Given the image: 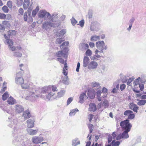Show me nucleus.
I'll return each instance as SVG.
<instances>
[{"mask_svg":"<svg viewBox=\"0 0 146 146\" xmlns=\"http://www.w3.org/2000/svg\"><path fill=\"white\" fill-rule=\"evenodd\" d=\"M84 20H82L79 21V23L78 24V25H80L81 27H84Z\"/></svg>","mask_w":146,"mask_h":146,"instance_id":"bf43d9fd","label":"nucleus"},{"mask_svg":"<svg viewBox=\"0 0 146 146\" xmlns=\"http://www.w3.org/2000/svg\"><path fill=\"white\" fill-rule=\"evenodd\" d=\"M29 17V15L28 14V15L27 12H25L23 16L24 21H27L28 22Z\"/></svg>","mask_w":146,"mask_h":146,"instance_id":"09e8293b","label":"nucleus"},{"mask_svg":"<svg viewBox=\"0 0 146 146\" xmlns=\"http://www.w3.org/2000/svg\"><path fill=\"white\" fill-rule=\"evenodd\" d=\"M65 76L64 78L62 80V82L63 83H64L65 84H68V76Z\"/></svg>","mask_w":146,"mask_h":146,"instance_id":"37998d69","label":"nucleus"},{"mask_svg":"<svg viewBox=\"0 0 146 146\" xmlns=\"http://www.w3.org/2000/svg\"><path fill=\"white\" fill-rule=\"evenodd\" d=\"M73 100V98L72 97L69 98H68L67 101V105H69Z\"/></svg>","mask_w":146,"mask_h":146,"instance_id":"e2e57ef3","label":"nucleus"},{"mask_svg":"<svg viewBox=\"0 0 146 146\" xmlns=\"http://www.w3.org/2000/svg\"><path fill=\"white\" fill-rule=\"evenodd\" d=\"M96 46L97 48L100 50V52H103L104 50H106L108 48V46L105 45L104 42L103 41H99L96 43Z\"/></svg>","mask_w":146,"mask_h":146,"instance_id":"0eeeda50","label":"nucleus"},{"mask_svg":"<svg viewBox=\"0 0 146 146\" xmlns=\"http://www.w3.org/2000/svg\"><path fill=\"white\" fill-rule=\"evenodd\" d=\"M44 140V137L40 135L38 136H33L31 139L32 142L33 143L36 144L40 143Z\"/></svg>","mask_w":146,"mask_h":146,"instance_id":"6e6552de","label":"nucleus"},{"mask_svg":"<svg viewBox=\"0 0 146 146\" xmlns=\"http://www.w3.org/2000/svg\"><path fill=\"white\" fill-rule=\"evenodd\" d=\"M134 78H135L133 77H132L131 78H129L128 79V82H127V85L129 86H131V82H132V81H133V80L134 79Z\"/></svg>","mask_w":146,"mask_h":146,"instance_id":"603ef678","label":"nucleus"},{"mask_svg":"<svg viewBox=\"0 0 146 146\" xmlns=\"http://www.w3.org/2000/svg\"><path fill=\"white\" fill-rule=\"evenodd\" d=\"M23 73V71L22 70L21 72H18L17 73L15 78V82L16 84L21 85L22 83H23L24 80L22 76Z\"/></svg>","mask_w":146,"mask_h":146,"instance_id":"423d86ee","label":"nucleus"},{"mask_svg":"<svg viewBox=\"0 0 146 146\" xmlns=\"http://www.w3.org/2000/svg\"><path fill=\"white\" fill-rule=\"evenodd\" d=\"M69 44V42L68 41H65L61 45H60V47L61 48H63V50H66V52H68V48L66 47V46H67Z\"/></svg>","mask_w":146,"mask_h":146,"instance_id":"412c9836","label":"nucleus"},{"mask_svg":"<svg viewBox=\"0 0 146 146\" xmlns=\"http://www.w3.org/2000/svg\"><path fill=\"white\" fill-rule=\"evenodd\" d=\"M100 26V24L97 22L93 21L91 23L90 29L91 31H97L99 29Z\"/></svg>","mask_w":146,"mask_h":146,"instance_id":"1a4fd4ad","label":"nucleus"},{"mask_svg":"<svg viewBox=\"0 0 146 146\" xmlns=\"http://www.w3.org/2000/svg\"><path fill=\"white\" fill-rule=\"evenodd\" d=\"M5 111H6L7 113L11 114L13 116V109H11L10 108L9 109H7H7Z\"/></svg>","mask_w":146,"mask_h":146,"instance_id":"c03bdc74","label":"nucleus"},{"mask_svg":"<svg viewBox=\"0 0 146 146\" xmlns=\"http://www.w3.org/2000/svg\"><path fill=\"white\" fill-rule=\"evenodd\" d=\"M65 93V91L61 90L58 93V97H61L63 96Z\"/></svg>","mask_w":146,"mask_h":146,"instance_id":"79ce46f5","label":"nucleus"},{"mask_svg":"<svg viewBox=\"0 0 146 146\" xmlns=\"http://www.w3.org/2000/svg\"><path fill=\"white\" fill-rule=\"evenodd\" d=\"M23 3V0H17L16 4L18 6H21Z\"/></svg>","mask_w":146,"mask_h":146,"instance_id":"de8ad7c7","label":"nucleus"},{"mask_svg":"<svg viewBox=\"0 0 146 146\" xmlns=\"http://www.w3.org/2000/svg\"><path fill=\"white\" fill-rule=\"evenodd\" d=\"M6 17V16L5 14L0 13V19H4Z\"/></svg>","mask_w":146,"mask_h":146,"instance_id":"052dcab7","label":"nucleus"},{"mask_svg":"<svg viewBox=\"0 0 146 146\" xmlns=\"http://www.w3.org/2000/svg\"><path fill=\"white\" fill-rule=\"evenodd\" d=\"M88 126L90 130V133H91L92 132L93 129V125L91 124H90L88 125Z\"/></svg>","mask_w":146,"mask_h":146,"instance_id":"8fccbe9b","label":"nucleus"},{"mask_svg":"<svg viewBox=\"0 0 146 146\" xmlns=\"http://www.w3.org/2000/svg\"><path fill=\"white\" fill-rule=\"evenodd\" d=\"M120 125L121 126L123 132L122 134H120L116 137L117 140H119L121 139H127L129 138V135L128 133L130 131L132 126L127 119L121 121L120 122Z\"/></svg>","mask_w":146,"mask_h":146,"instance_id":"20e7f679","label":"nucleus"},{"mask_svg":"<svg viewBox=\"0 0 146 146\" xmlns=\"http://www.w3.org/2000/svg\"><path fill=\"white\" fill-rule=\"evenodd\" d=\"M7 5L9 8H11L12 7V4L11 1H8L7 3Z\"/></svg>","mask_w":146,"mask_h":146,"instance_id":"0e129e2a","label":"nucleus"},{"mask_svg":"<svg viewBox=\"0 0 146 146\" xmlns=\"http://www.w3.org/2000/svg\"><path fill=\"white\" fill-rule=\"evenodd\" d=\"M23 5L24 9H27L29 7L30 4V0H24Z\"/></svg>","mask_w":146,"mask_h":146,"instance_id":"c756f323","label":"nucleus"},{"mask_svg":"<svg viewBox=\"0 0 146 146\" xmlns=\"http://www.w3.org/2000/svg\"><path fill=\"white\" fill-rule=\"evenodd\" d=\"M14 110L16 113H19L23 111L24 109L22 105L17 104L14 106Z\"/></svg>","mask_w":146,"mask_h":146,"instance_id":"9d476101","label":"nucleus"},{"mask_svg":"<svg viewBox=\"0 0 146 146\" xmlns=\"http://www.w3.org/2000/svg\"><path fill=\"white\" fill-rule=\"evenodd\" d=\"M98 65L97 63L95 61H92L90 62L88 65V68L89 69H95Z\"/></svg>","mask_w":146,"mask_h":146,"instance_id":"4468645a","label":"nucleus"},{"mask_svg":"<svg viewBox=\"0 0 146 146\" xmlns=\"http://www.w3.org/2000/svg\"><path fill=\"white\" fill-rule=\"evenodd\" d=\"M50 91V87L45 86L35 91V92H30L27 95L25 98L27 100L31 101H34L36 100L39 97L44 98L46 96V94L49 93Z\"/></svg>","mask_w":146,"mask_h":146,"instance_id":"f03ea898","label":"nucleus"},{"mask_svg":"<svg viewBox=\"0 0 146 146\" xmlns=\"http://www.w3.org/2000/svg\"><path fill=\"white\" fill-rule=\"evenodd\" d=\"M87 95L89 98L93 99L95 97L94 92L93 90H88V91Z\"/></svg>","mask_w":146,"mask_h":146,"instance_id":"a878e982","label":"nucleus"},{"mask_svg":"<svg viewBox=\"0 0 146 146\" xmlns=\"http://www.w3.org/2000/svg\"><path fill=\"white\" fill-rule=\"evenodd\" d=\"M31 83L29 82H24L21 85V88L24 89H29L30 87Z\"/></svg>","mask_w":146,"mask_h":146,"instance_id":"aec40b11","label":"nucleus"},{"mask_svg":"<svg viewBox=\"0 0 146 146\" xmlns=\"http://www.w3.org/2000/svg\"><path fill=\"white\" fill-rule=\"evenodd\" d=\"M2 9L5 13H7L9 11L7 7L6 6H3L2 8Z\"/></svg>","mask_w":146,"mask_h":146,"instance_id":"864d4df0","label":"nucleus"},{"mask_svg":"<svg viewBox=\"0 0 146 146\" xmlns=\"http://www.w3.org/2000/svg\"><path fill=\"white\" fill-rule=\"evenodd\" d=\"M92 52L91 50L89 49H87L85 52V54L86 56H90L92 54Z\"/></svg>","mask_w":146,"mask_h":146,"instance_id":"49530a36","label":"nucleus"},{"mask_svg":"<svg viewBox=\"0 0 146 146\" xmlns=\"http://www.w3.org/2000/svg\"><path fill=\"white\" fill-rule=\"evenodd\" d=\"M32 10V8L30 7H29L27 11L28 12V14L29 15V16L28 19V22H32L33 21V18H32L31 15V11Z\"/></svg>","mask_w":146,"mask_h":146,"instance_id":"b1692460","label":"nucleus"},{"mask_svg":"<svg viewBox=\"0 0 146 146\" xmlns=\"http://www.w3.org/2000/svg\"><path fill=\"white\" fill-rule=\"evenodd\" d=\"M109 106V102L107 100L105 99L103 102H101L98 104V107L105 108H108Z\"/></svg>","mask_w":146,"mask_h":146,"instance_id":"f8f14e48","label":"nucleus"},{"mask_svg":"<svg viewBox=\"0 0 146 146\" xmlns=\"http://www.w3.org/2000/svg\"><path fill=\"white\" fill-rule=\"evenodd\" d=\"M66 30L65 29H62L60 32V36H63L66 33Z\"/></svg>","mask_w":146,"mask_h":146,"instance_id":"6e6d98bb","label":"nucleus"},{"mask_svg":"<svg viewBox=\"0 0 146 146\" xmlns=\"http://www.w3.org/2000/svg\"><path fill=\"white\" fill-rule=\"evenodd\" d=\"M6 39V42L7 45H8L9 48L12 51L14 50L16 48L14 46H13V42L12 40L8 38Z\"/></svg>","mask_w":146,"mask_h":146,"instance_id":"9b49d317","label":"nucleus"},{"mask_svg":"<svg viewBox=\"0 0 146 146\" xmlns=\"http://www.w3.org/2000/svg\"><path fill=\"white\" fill-rule=\"evenodd\" d=\"M114 88L111 91V92L113 93H117L119 90V85L117 82H115L113 84Z\"/></svg>","mask_w":146,"mask_h":146,"instance_id":"2eb2a0df","label":"nucleus"},{"mask_svg":"<svg viewBox=\"0 0 146 146\" xmlns=\"http://www.w3.org/2000/svg\"><path fill=\"white\" fill-rule=\"evenodd\" d=\"M56 55L58 58L57 60L60 63L64 65L62 73L64 76L67 75L68 72L66 71L68 70L67 66V52L64 50L59 51L56 53Z\"/></svg>","mask_w":146,"mask_h":146,"instance_id":"39448f33","label":"nucleus"},{"mask_svg":"<svg viewBox=\"0 0 146 146\" xmlns=\"http://www.w3.org/2000/svg\"><path fill=\"white\" fill-rule=\"evenodd\" d=\"M80 144V141L78 138H76L72 140V145L73 146H76Z\"/></svg>","mask_w":146,"mask_h":146,"instance_id":"cd10ccee","label":"nucleus"},{"mask_svg":"<svg viewBox=\"0 0 146 146\" xmlns=\"http://www.w3.org/2000/svg\"><path fill=\"white\" fill-rule=\"evenodd\" d=\"M135 117V114L133 113H131L128 116L127 119L128 120V119H132L134 118Z\"/></svg>","mask_w":146,"mask_h":146,"instance_id":"5fc2aeb1","label":"nucleus"},{"mask_svg":"<svg viewBox=\"0 0 146 146\" xmlns=\"http://www.w3.org/2000/svg\"><path fill=\"white\" fill-rule=\"evenodd\" d=\"M120 142L119 141H115V140H113L111 142L112 146H119Z\"/></svg>","mask_w":146,"mask_h":146,"instance_id":"c9c22d12","label":"nucleus"},{"mask_svg":"<svg viewBox=\"0 0 146 146\" xmlns=\"http://www.w3.org/2000/svg\"><path fill=\"white\" fill-rule=\"evenodd\" d=\"M91 84L93 87H97L98 88H100L101 87L100 84L98 82H93Z\"/></svg>","mask_w":146,"mask_h":146,"instance_id":"f704fd0d","label":"nucleus"},{"mask_svg":"<svg viewBox=\"0 0 146 146\" xmlns=\"http://www.w3.org/2000/svg\"><path fill=\"white\" fill-rule=\"evenodd\" d=\"M113 139L112 135H109L108 136V143H110L111 141Z\"/></svg>","mask_w":146,"mask_h":146,"instance_id":"69168bd1","label":"nucleus"},{"mask_svg":"<svg viewBox=\"0 0 146 146\" xmlns=\"http://www.w3.org/2000/svg\"><path fill=\"white\" fill-rule=\"evenodd\" d=\"M90 59L87 56H84L83 59V66L86 67L89 64Z\"/></svg>","mask_w":146,"mask_h":146,"instance_id":"6ab92c4d","label":"nucleus"},{"mask_svg":"<svg viewBox=\"0 0 146 146\" xmlns=\"http://www.w3.org/2000/svg\"><path fill=\"white\" fill-rule=\"evenodd\" d=\"M27 130L28 134L31 135H36L38 131V129L35 130L31 129H27Z\"/></svg>","mask_w":146,"mask_h":146,"instance_id":"dca6fc26","label":"nucleus"},{"mask_svg":"<svg viewBox=\"0 0 146 146\" xmlns=\"http://www.w3.org/2000/svg\"><path fill=\"white\" fill-rule=\"evenodd\" d=\"M138 101L137 102V104L140 106H143L145 105L146 103V100H137Z\"/></svg>","mask_w":146,"mask_h":146,"instance_id":"2f4dec72","label":"nucleus"},{"mask_svg":"<svg viewBox=\"0 0 146 146\" xmlns=\"http://www.w3.org/2000/svg\"><path fill=\"white\" fill-rule=\"evenodd\" d=\"M23 116L25 119L29 118L31 116V114L29 110L25 111L23 114Z\"/></svg>","mask_w":146,"mask_h":146,"instance_id":"393cba45","label":"nucleus"},{"mask_svg":"<svg viewBox=\"0 0 146 146\" xmlns=\"http://www.w3.org/2000/svg\"><path fill=\"white\" fill-rule=\"evenodd\" d=\"M79 111L78 109L75 108L74 109L72 110H70L69 113V115L70 116H72L75 115L76 112Z\"/></svg>","mask_w":146,"mask_h":146,"instance_id":"7c9ffc66","label":"nucleus"},{"mask_svg":"<svg viewBox=\"0 0 146 146\" xmlns=\"http://www.w3.org/2000/svg\"><path fill=\"white\" fill-rule=\"evenodd\" d=\"M13 56L18 57H20L22 56V54L21 53L18 51H16L14 53Z\"/></svg>","mask_w":146,"mask_h":146,"instance_id":"ea45409f","label":"nucleus"},{"mask_svg":"<svg viewBox=\"0 0 146 146\" xmlns=\"http://www.w3.org/2000/svg\"><path fill=\"white\" fill-rule=\"evenodd\" d=\"M139 87L140 88V90L143 91L144 88V85L143 84H139Z\"/></svg>","mask_w":146,"mask_h":146,"instance_id":"338daca9","label":"nucleus"},{"mask_svg":"<svg viewBox=\"0 0 146 146\" xmlns=\"http://www.w3.org/2000/svg\"><path fill=\"white\" fill-rule=\"evenodd\" d=\"M64 40L63 38H58L56 39V44H60Z\"/></svg>","mask_w":146,"mask_h":146,"instance_id":"e433bc0d","label":"nucleus"},{"mask_svg":"<svg viewBox=\"0 0 146 146\" xmlns=\"http://www.w3.org/2000/svg\"><path fill=\"white\" fill-rule=\"evenodd\" d=\"M54 94L52 93H49L46 96V98L50 100L51 97L54 95Z\"/></svg>","mask_w":146,"mask_h":146,"instance_id":"4d7b16f0","label":"nucleus"},{"mask_svg":"<svg viewBox=\"0 0 146 146\" xmlns=\"http://www.w3.org/2000/svg\"><path fill=\"white\" fill-rule=\"evenodd\" d=\"M86 92H83L79 96L78 102L81 104H82L84 103V100L88 98V97L86 94Z\"/></svg>","mask_w":146,"mask_h":146,"instance_id":"ddd939ff","label":"nucleus"},{"mask_svg":"<svg viewBox=\"0 0 146 146\" xmlns=\"http://www.w3.org/2000/svg\"><path fill=\"white\" fill-rule=\"evenodd\" d=\"M89 45L87 43H80L79 46V49L82 50L84 51L88 48Z\"/></svg>","mask_w":146,"mask_h":146,"instance_id":"f3484780","label":"nucleus"},{"mask_svg":"<svg viewBox=\"0 0 146 146\" xmlns=\"http://www.w3.org/2000/svg\"><path fill=\"white\" fill-rule=\"evenodd\" d=\"M100 56L98 54H96L94 55L93 56H91L90 58L92 60H99V59L100 58Z\"/></svg>","mask_w":146,"mask_h":146,"instance_id":"473e14b6","label":"nucleus"},{"mask_svg":"<svg viewBox=\"0 0 146 146\" xmlns=\"http://www.w3.org/2000/svg\"><path fill=\"white\" fill-rule=\"evenodd\" d=\"M70 20L71 23L73 26L75 25L78 23L77 21L73 17H72Z\"/></svg>","mask_w":146,"mask_h":146,"instance_id":"a18cd8bd","label":"nucleus"},{"mask_svg":"<svg viewBox=\"0 0 146 146\" xmlns=\"http://www.w3.org/2000/svg\"><path fill=\"white\" fill-rule=\"evenodd\" d=\"M129 108L132 110L134 112L137 113L139 107L137 105L133 103H131L129 104Z\"/></svg>","mask_w":146,"mask_h":146,"instance_id":"a211bd4d","label":"nucleus"},{"mask_svg":"<svg viewBox=\"0 0 146 146\" xmlns=\"http://www.w3.org/2000/svg\"><path fill=\"white\" fill-rule=\"evenodd\" d=\"M9 31H8L7 34H4V36L5 39L8 38L11 36V33H9Z\"/></svg>","mask_w":146,"mask_h":146,"instance_id":"13d9d810","label":"nucleus"},{"mask_svg":"<svg viewBox=\"0 0 146 146\" xmlns=\"http://www.w3.org/2000/svg\"><path fill=\"white\" fill-rule=\"evenodd\" d=\"M140 77H139L137 79H135L133 82V84L134 86H137L138 85H139V81L140 80Z\"/></svg>","mask_w":146,"mask_h":146,"instance_id":"a19ab883","label":"nucleus"},{"mask_svg":"<svg viewBox=\"0 0 146 146\" xmlns=\"http://www.w3.org/2000/svg\"><path fill=\"white\" fill-rule=\"evenodd\" d=\"M38 15L40 18H43L46 17L47 19L45 18V19L46 20L42 24V28L47 31L49 30L51 27H56L60 24L58 19V15L56 12H54L51 15L45 10H41Z\"/></svg>","mask_w":146,"mask_h":146,"instance_id":"f257e3e1","label":"nucleus"},{"mask_svg":"<svg viewBox=\"0 0 146 146\" xmlns=\"http://www.w3.org/2000/svg\"><path fill=\"white\" fill-rule=\"evenodd\" d=\"M89 110L90 111H95L96 110V108L95 104L93 103H91L89 104Z\"/></svg>","mask_w":146,"mask_h":146,"instance_id":"5701e85b","label":"nucleus"},{"mask_svg":"<svg viewBox=\"0 0 146 146\" xmlns=\"http://www.w3.org/2000/svg\"><path fill=\"white\" fill-rule=\"evenodd\" d=\"M133 113V111L129 110L125 111L124 113L123 114L125 116H128L131 113Z\"/></svg>","mask_w":146,"mask_h":146,"instance_id":"58836bf2","label":"nucleus"},{"mask_svg":"<svg viewBox=\"0 0 146 146\" xmlns=\"http://www.w3.org/2000/svg\"><path fill=\"white\" fill-rule=\"evenodd\" d=\"M97 98L99 101H101L102 99L101 96L102 92L100 90H98L97 92Z\"/></svg>","mask_w":146,"mask_h":146,"instance_id":"72a5a7b5","label":"nucleus"},{"mask_svg":"<svg viewBox=\"0 0 146 146\" xmlns=\"http://www.w3.org/2000/svg\"><path fill=\"white\" fill-rule=\"evenodd\" d=\"M100 36L94 35L91 36L90 40L92 41H96L100 39Z\"/></svg>","mask_w":146,"mask_h":146,"instance_id":"c85d7f7f","label":"nucleus"},{"mask_svg":"<svg viewBox=\"0 0 146 146\" xmlns=\"http://www.w3.org/2000/svg\"><path fill=\"white\" fill-rule=\"evenodd\" d=\"M125 87L126 85L125 84H123L121 85L120 86V90L121 91L123 90L125 88Z\"/></svg>","mask_w":146,"mask_h":146,"instance_id":"680f3d73","label":"nucleus"},{"mask_svg":"<svg viewBox=\"0 0 146 146\" xmlns=\"http://www.w3.org/2000/svg\"><path fill=\"white\" fill-rule=\"evenodd\" d=\"M9 95L7 92H6L2 95V99L3 100H5L9 97Z\"/></svg>","mask_w":146,"mask_h":146,"instance_id":"4c0bfd02","label":"nucleus"},{"mask_svg":"<svg viewBox=\"0 0 146 146\" xmlns=\"http://www.w3.org/2000/svg\"><path fill=\"white\" fill-rule=\"evenodd\" d=\"M140 81L142 83H145L146 82V77H145L143 78H140Z\"/></svg>","mask_w":146,"mask_h":146,"instance_id":"774afa93","label":"nucleus"},{"mask_svg":"<svg viewBox=\"0 0 146 146\" xmlns=\"http://www.w3.org/2000/svg\"><path fill=\"white\" fill-rule=\"evenodd\" d=\"M34 120L31 119L28 120L27 121V127L29 128L33 127L34 125Z\"/></svg>","mask_w":146,"mask_h":146,"instance_id":"4be33fe9","label":"nucleus"},{"mask_svg":"<svg viewBox=\"0 0 146 146\" xmlns=\"http://www.w3.org/2000/svg\"><path fill=\"white\" fill-rule=\"evenodd\" d=\"M135 19L134 17H132L129 20V25H132L134 23Z\"/></svg>","mask_w":146,"mask_h":146,"instance_id":"3c124183","label":"nucleus"},{"mask_svg":"<svg viewBox=\"0 0 146 146\" xmlns=\"http://www.w3.org/2000/svg\"><path fill=\"white\" fill-rule=\"evenodd\" d=\"M7 102L9 105H13L16 103V100L11 96L8 98Z\"/></svg>","mask_w":146,"mask_h":146,"instance_id":"bb28decb","label":"nucleus"},{"mask_svg":"<svg viewBox=\"0 0 146 146\" xmlns=\"http://www.w3.org/2000/svg\"><path fill=\"white\" fill-rule=\"evenodd\" d=\"M7 124L9 126L12 127L14 126V130L12 132V135L14 137V140L13 141V143H15V141H19L21 139V135L20 134L21 132V129L19 128V123L16 119H13L12 120L8 118L7 120Z\"/></svg>","mask_w":146,"mask_h":146,"instance_id":"7ed1b4c3","label":"nucleus"}]
</instances>
